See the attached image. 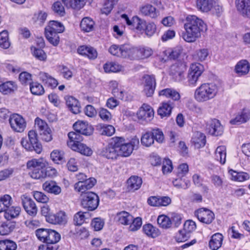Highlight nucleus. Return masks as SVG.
Wrapping results in <instances>:
<instances>
[{
  "label": "nucleus",
  "instance_id": "f257e3e1",
  "mask_svg": "<svg viewBox=\"0 0 250 250\" xmlns=\"http://www.w3.org/2000/svg\"><path fill=\"white\" fill-rule=\"evenodd\" d=\"M185 33L183 37L188 42H195L201 37V33L207 30V26L201 19L194 15H189L184 23Z\"/></svg>",
  "mask_w": 250,
  "mask_h": 250
},
{
  "label": "nucleus",
  "instance_id": "f03ea898",
  "mask_svg": "<svg viewBox=\"0 0 250 250\" xmlns=\"http://www.w3.org/2000/svg\"><path fill=\"white\" fill-rule=\"evenodd\" d=\"M219 90L218 85L214 83H204L195 89L194 97L198 102H206L215 98Z\"/></svg>",
  "mask_w": 250,
  "mask_h": 250
},
{
  "label": "nucleus",
  "instance_id": "7ed1b4c3",
  "mask_svg": "<svg viewBox=\"0 0 250 250\" xmlns=\"http://www.w3.org/2000/svg\"><path fill=\"white\" fill-rule=\"evenodd\" d=\"M115 141L119 155L124 157L130 156L139 145V139L137 137H133L129 143H125L124 139L121 137L115 138Z\"/></svg>",
  "mask_w": 250,
  "mask_h": 250
},
{
  "label": "nucleus",
  "instance_id": "20e7f679",
  "mask_svg": "<svg viewBox=\"0 0 250 250\" xmlns=\"http://www.w3.org/2000/svg\"><path fill=\"white\" fill-rule=\"evenodd\" d=\"M26 166L31 178L35 179L44 178V168L46 163L42 160L33 159L27 162Z\"/></svg>",
  "mask_w": 250,
  "mask_h": 250
},
{
  "label": "nucleus",
  "instance_id": "39448f33",
  "mask_svg": "<svg viewBox=\"0 0 250 250\" xmlns=\"http://www.w3.org/2000/svg\"><path fill=\"white\" fill-rule=\"evenodd\" d=\"M28 139L22 138L21 144L23 147L29 151H35L37 154H40L42 151V145L39 142L38 139V135L34 130H31L28 133Z\"/></svg>",
  "mask_w": 250,
  "mask_h": 250
},
{
  "label": "nucleus",
  "instance_id": "423d86ee",
  "mask_svg": "<svg viewBox=\"0 0 250 250\" xmlns=\"http://www.w3.org/2000/svg\"><path fill=\"white\" fill-rule=\"evenodd\" d=\"M204 68L202 64L199 63H192L188 69L187 80L189 86H195L204 72Z\"/></svg>",
  "mask_w": 250,
  "mask_h": 250
},
{
  "label": "nucleus",
  "instance_id": "0eeeda50",
  "mask_svg": "<svg viewBox=\"0 0 250 250\" xmlns=\"http://www.w3.org/2000/svg\"><path fill=\"white\" fill-rule=\"evenodd\" d=\"M35 126L43 141L49 142L52 140L51 130L45 122L37 118L35 120Z\"/></svg>",
  "mask_w": 250,
  "mask_h": 250
},
{
  "label": "nucleus",
  "instance_id": "6e6552de",
  "mask_svg": "<svg viewBox=\"0 0 250 250\" xmlns=\"http://www.w3.org/2000/svg\"><path fill=\"white\" fill-rule=\"evenodd\" d=\"M99 203L98 196L93 192H87L82 195L81 205L84 208L92 211L98 207Z\"/></svg>",
  "mask_w": 250,
  "mask_h": 250
},
{
  "label": "nucleus",
  "instance_id": "1a4fd4ad",
  "mask_svg": "<svg viewBox=\"0 0 250 250\" xmlns=\"http://www.w3.org/2000/svg\"><path fill=\"white\" fill-rule=\"evenodd\" d=\"M21 205L28 215L34 217L38 212V208L33 199L26 194L21 197Z\"/></svg>",
  "mask_w": 250,
  "mask_h": 250
},
{
  "label": "nucleus",
  "instance_id": "9d476101",
  "mask_svg": "<svg viewBox=\"0 0 250 250\" xmlns=\"http://www.w3.org/2000/svg\"><path fill=\"white\" fill-rule=\"evenodd\" d=\"M122 18L125 20L127 25L132 29H136L138 31L144 33V28L146 23V21L138 16H134L129 19L127 15L123 14Z\"/></svg>",
  "mask_w": 250,
  "mask_h": 250
},
{
  "label": "nucleus",
  "instance_id": "9b49d317",
  "mask_svg": "<svg viewBox=\"0 0 250 250\" xmlns=\"http://www.w3.org/2000/svg\"><path fill=\"white\" fill-rule=\"evenodd\" d=\"M143 79L144 81L143 92L147 97H151L154 94L156 88V79L153 75H145Z\"/></svg>",
  "mask_w": 250,
  "mask_h": 250
},
{
  "label": "nucleus",
  "instance_id": "f8f14e48",
  "mask_svg": "<svg viewBox=\"0 0 250 250\" xmlns=\"http://www.w3.org/2000/svg\"><path fill=\"white\" fill-rule=\"evenodd\" d=\"M194 215L200 222L206 224H211L215 218L214 213L206 208H201L195 210Z\"/></svg>",
  "mask_w": 250,
  "mask_h": 250
},
{
  "label": "nucleus",
  "instance_id": "ddd939ff",
  "mask_svg": "<svg viewBox=\"0 0 250 250\" xmlns=\"http://www.w3.org/2000/svg\"><path fill=\"white\" fill-rule=\"evenodd\" d=\"M9 122L12 129L18 132H22L26 127V122L21 115L14 114L11 115Z\"/></svg>",
  "mask_w": 250,
  "mask_h": 250
},
{
  "label": "nucleus",
  "instance_id": "4468645a",
  "mask_svg": "<svg viewBox=\"0 0 250 250\" xmlns=\"http://www.w3.org/2000/svg\"><path fill=\"white\" fill-rule=\"evenodd\" d=\"M206 128L208 133L212 135H221L223 132V126L221 125L219 120L216 119L208 121L207 123Z\"/></svg>",
  "mask_w": 250,
  "mask_h": 250
},
{
  "label": "nucleus",
  "instance_id": "2eb2a0df",
  "mask_svg": "<svg viewBox=\"0 0 250 250\" xmlns=\"http://www.w3.org/2000/svg\"><path fill=\"white\" fill-rule=\"evenodd\" d=\"M137 116L139 120L150 122L154 116L153 110L149 105L144 104L138 111Z\"/></svg>",
  "mask_w": 250,
  "mask_h": 250
},
{
  "label": "nucleus",
  "instance_id": "dca6fc26",
  "mask_svg": "<svg viewBox=\"0 0 250 250\" xmlns=\"http://www.w3.org/2000/svg\"><path fill=\"white\" fill-rule=\"evenodd\" d=\"M235 4L241 15L245 17L250 16V0H236Z\"/></svg>",
  "mask_w": 250,
  "mask_h": 250
},
{
  "label": "nucleus",
  "instance_id": "f3484780",
  "mask_svg": "<svg viewBox=\"0 0 250 250\" xmlns=\"http://www.w3.org/2000/svg\"><path fill=\"white\" fill-rule=\"evenodd\" d=\"M73 127L76 132L86 136L90 135L93 133V128L91 126L83 121L76 122L73 125Z\"/></svg>",
  "mask_w": 250,
  "mask_h": 250
},
{
  "label": "nucleus",
  "instance_id": "a211bd4d",
  "mask_svg": "<svg viewBox=\"0 0 250 250\" xmlns=\"http://www.w3.org/2000/svg\"><path fill=\"white\" fill-rule=\"evenodd\" d=\"M102 155L107 159H116L119 155L116 144L114 140V143L109 144L102 150Z\"/></svg>",
  "mask_w": 250,
  "mask_h": 250
},
{
  "label": "nucleus",
  "instance_id": "6ab92c4d",
  "mask_svg": "<svg viewBox=\"0 0 250 250\" xmlns=\"http://www.w3.org/2000/svg\"><path fill=\"white\" fill-rule=\"evenodd\" d=\"M77 52L79 54L85 56L91 60L95 59L98 55L96 50L90 46H80L78 48Z\"/></svg>",
  "mask_w": 250,
  "mask_h": 250
},
{
  "label": "nucleus",
  "instance_id": "aec40b11",
  "mask_svg": "<svg viewBox=\"0 0 250 250\" xmlns=\"http://www.w3.org/2000/svg\"><path fill=\"white\" fill-rule=\"evenodd\" d=\"M174 107V103L170 101L163 102L161 106L158 109V114L160 115L162 118L169 117Z\"/></svg>",
  "mask_w": 250,
  "mask_h": 250
},
{
  "label": "nucleus",
  "instance_id": "412c9836",
  "mask_svg": "<svg viewBox=\"0 0 250 250\" xmlns=\"http://www.w3.org/2000/svg\"><path fill=\"white\" fill-rule=\"evenodd\" d=\"M42 188L45 191L55 195H59L62 191L60 187L52 180L45 182L42 184Z\"/></svg>",
  "mask_w": 250,
  "mask_h": 250
},
{
  "label": "nucleus",
  "instance_id": "4be33fe9",
  "mask_svg": "<svg viewBox=\"0 0 250 250\" xmlns=\"http://www.w3.org/2000/svg\"><path fill=\"white\" fill-rule=\"evenodd\" d=\"M66 105L72 113L76 114L80 112L81 106L78 100L71 96L65 97Z\"/></svg>",
  "mask_w": 250,
  "mask_h": 250
},
{
  "label": "nucleus",
  "instance_id": "5701e85b",
  "mask_svg": "<svg viewBox=\"0 0 250 250\" xmlns=\"http://www.w3.org/2000/svg\"><path fill=\"white\" fill-rule=\"evenodd\" d=\"M47 221L53 224H64L66 222L65 213L61 211L56 214H52L48 216Z\"/></svg>",
  "mask_w": 250,
  "mask_h": 250
},
{
  "label": "nucleus",
  "instance_id": "b1692460",
  "mask_svg": "<svg viewBox=\"0 0 250 250\" xmlns=\"http://www.w3.org/2000/svg\"><path fill=\"white\" fill-rule=\"evenodd\" d=\"M250 118V111L248 109H244L238 113L235 118L230 121L232 125H240L247 122Z\"/></svg>",
  "mask_w": 250,
  "mask_h": 250
},
{
  "label": "nucleus",
  "instance_id": "393cba45",
  "mask_svg": "<svg viewBox=\"0 0 250 250\" xmlns=\"http://www.w3.org/2000/svg\"><path fill=\"white\" fill-rule=\"evenodd\" d=\"M142 179L138 176H132L127 181V188L129 191L139 189L142 184Z\"/></svg>",
  "mask_w": 250,
  "mask_h": 250
},
{
  "label": "nucleus",
  "instance_id": "a878e982",
  "mask_svg": "<svg viewBox=\"0 0 250 250\" xmlns=\"http://www.w3.org/2000/svg\"><path fill=\"white\" fill-rule=\"evenodd\" d=\"M39 77L44 85L52 88L56 87L58 84L57 81L46 73L41 72Z\"/></svg>",
  "mask_w": 250,
  "mask_h": 250
},
{
  "label": "nucleus",
  "instance_id": "bb28decb",
  "mask_svg": "<svg viewBox=\"0 0 250 250\" xmlns=\"http://www.w3.org/2000/svg\"><path fill=\"white\" fill-rule=\"evenodd\" d=\"M250 68L249 62L246 60H242L238 62L235 65V71L238 75L241 76L247 74Z\"/></svg>",
  "mask_w": 250,
  "mask_h": 250
},
{
  "label": "nucleus",
  "instance_id": "cd10ccee",
  "mask_svg": "<svg viewBox=\"0 0 250 250\" xmlns=\"http://www.w3.org/2000/svg\"><path fill=\"white\" fill-rule=\"evenodd\" d=\"M223 236L220 233L214 234L209 241V247L212 250H217L222 246Z\"/></svg>",
  "mask_w": 250,
  "mask_h": 250
},
{
  "label": "nucleus",
  "instance_id": "c85d7f7f",
  "mask_svg": "<svg viewBox=\"0 0 250 250\" xmlns=\"http://www.w3.org/2000/svg\"><path fill=\"white\" fill-rule=\"evenodd\" d=\"M160 96H164L170 98L174 101H178L180 99V95L176 90L172 88H166L160 90L159 92Z\"/></svg>",
  "mask_w": 250,
  "mask_h": 250
},
{
  "label": "nucleus",
  "instance_id": "c756f323",
  "mask_svg": "<svg viewBox=\"0 0 250 250\" xmlns=\"http://www.w3.org/2000/svg\"><path fill=\"white\" fill-rule=\"evenodd\" d=\"M123 58H128L131 60L137 59L138 48L132 47L127 44L123 45Z\"/></svg>",
  "mask_w": 250,
  "mask_h": 250
},
{
  "label": "nucleus",
  "instance_id": "7c9ffc66",
  "mask_svg": "<svg viewBox=\"0 0 250 250\" xmlns=\"http://www.w3.org/2000/svg\"><path fill=\"white\" fill-rule=\"evenodd\" d=\"M230 175V180L236 182H243L250 179V175L248 173L244 172H238L232 169L229 171Z\"/></svg>",
  "mask_w": 250,
  "mask_h": 250
},
{
  "label": "nucleus",
  "instance_id": "2f4dec72",
  "mask_svg": "<svg viewBox=\"0 0 250 250\" xmlns=\"http://www.w3.org/2000/svg\"><path fill=\"white\" fill-rule=\"evenodd\" d=\"M21 208L19 206H11L8 208L4 212V217L7 220L18 217L21 213Z\"/></svg>",
  "mask_w": 250,
  "mask_h": 250
},
{
  "label": "nucleus",
  "instance_id": "473e14b6",
  "mask_svg": "<svg viewBox=\"0 0 250 250\" xmlns=\"http://www.w3.org/2000/svg\"><path fill=\"white\" fill-rule=\"evenodd\" d=\"M214 4V0H197L196 5L198 10L203 12L210 11Z\"/></svg>",
  "mask_w": 250,
  "mask_h": 250
},
{
  "label": "nucleus",
  "instance_id": "72a5a7b5",
  "mask_svg": "<svg viewBox=\"0 0 250 250\" xmlns=\"http://www.w3.org/2000/svg\"><path fill=\"white\" fill-rule=\"evenodd\" d=\"M192 141L196 147H203L206 144V136L201 132H195L192 137Z\"/></svg>",
  "mask_w": 250,
  "mask_h": 250
},
{
  "label": "nucleus",
  "instance_id": "f704fd0d",
  "mask_svg": "<svg viewBox=\"0 0 250 250\" xmlns=\"http://www.w3.org/2000/svg\"><path fill=\"white\" fill-rule=\"evenodd\" d=\"M141 13L145 16H148L151 18L157 17L158 12L156 11V8L152 5L147 4L142 6L140 9Z\"/></svg>",
  "mask_w": 250,
  "mask_h": 250
},
{
  "label": "nucleus",
  "instance_id": "c9c22d12",
  "mask_svg": "<svg viewBox=\"0 0 250 250\" xmlns=\"http://www.w3.org/2000/svg\"><path fill=\"white\" fill-rule=\"evenodd\" d=\"M65 6L68 8L80 10L85 4V0H62Z\"/></svg>",
  "mask_w": 250,
  "mask_h": 250
},
{
  "label": "nucleus",
  "instance_id": "e433bc0d",
  "mask_svg": "<svg viewBox=\"0 0 250 250\" xmlns=\"http://www.w3.org/2000/svg\"><path fill=\"white\" fill-rule=\"evenodd\" d=\"M116 218L120 223L125 225L130 224L133 220V216L125 211L118 212L117 214Z\"/></svg>",
  "mask_w": 250,
  "mask_h": 250
},
{
  "label": "nucleus",
  "instance_id": "4c0bfd02",
  "mask_svg": "<svg viewBox=\"0 0 250 250\" xmlns=\"http://www.w3.org/2000/svg\"><path fill=\"white\" fill-rule=\"evenodd\" d=\"M71 145L72 146V149L78 151L83 155L89 156L92 154L93 151L92 149L83 143L77 144V145L75 146L74 145Z\"/></svg>",
  "mask_w": 250,
  "mask_h": 250
},
{
  "label": "nucleus",
  "instance_id": "58836bf2",
  "mask_svg": "<svg viewBox=\"0 0 250 250\" xmlns=\"http://www.w3.org/2000/svg\"><path fill=\"white\" fill-rule=\"evenodd\" d=\"M82 134L79 132L76 131L75 132H70L68 134V137L69 141L67 142L68 146L72 148V145H77V144L81 143V141H82L83 139Z\"/></svg>",
  "mask_w": 250,
  "mask_h": 250
},
{
  "label": "nucleus",
  "instance_id": "ea45409f",
  "mask_svg": "<svg viewBox=\"0 0 250 250\" xmlns=\"http://www.w3.org/2000/svg\"><path fill=\"white\" fill-rule=\"evenodd\" d=\"M215 158L222 165L225 163L226 158V148L225 146H221L217 147L215 152Z\"/></svg>",
  "mask_w": 250,
  "mask_h": 250
},
{
  "label": "nucleus",
  "instance_id": "a19ab883",
  "mask_svg": "<svg viewBox=\"0 0 250 250\" xmlns=\"http://www.w3.org/2000/svg\"><path fill=\"white\" fill-rule=\"evenodd\" d=\"M45 37L48 42L55 46L58 45L60 42V38L58 32L45 29Z\"/></svg>",
  "mask_w": 250,
  "mask_h": 250
},
{
  "label": "nucleus",
  "instance_id": "79ce46f5",
  "mask_svg": "<svg viewBox=\"0 0 250 250\" xmlns=\"http://www.w3.org/2000/svg\"><path fill=\"white\" fill-rule=\"evenodd\" d=\"M94 25L95 22L92 19L85 17L82 20L80 27L83 31L89 32L93 30Z\"/></svg>",
  "mask_w": 250,
  "mask_h": 250
},
{
  "label": "nucleus",
  "instance_id": "37998d69",
  "mask_svg": "<svg viewBox=\"0 0 250 250\" xmlns=\"http://www.w3.org/2000/svg\"><path fill=\"white\" fill-rule=\"evenodd\" d=\"M143 231L148 236L155 238L160 235L159 229L150 224L145 225L143 228Z\"/></svg>",
  "mask_w": 250,
  "mask_h": 250
},
{
  "label": "nucleus",
  "instance_id": "c03bdc74",
  "mask_svg": "<svg viewBox=\"0 0 250 250\" xmlns=\"http://www.w3.org/2000/svg\"><path fill=\"white\" fill-rule=\"evenodd\" d=\"M97 127L100 133L103 135L111 136L115 132V128L111 125L99 124Z\"/></svg>",
  "mask_w": 250,
  "mask_h": 250
},
{
  "label": "nucleus",
  "instance_id": "a18cd8bd",
  "mask_svg": "<svg viewBox=\"0 0 250 250\" xmlns=\"http://www.w3.org/2000/svg\"><path fill=\"white\" fill-rule=\"evenodd\" d=\"M11 197L8 194H5L0 198V213L5 212L8 207L11 206L12 203Z\"/></svg>",
  "mask_w": 250,
  "mask_h": 250
},
{
  "label": "nucleus",
  "instance_id": "49530a36",
  "mask_svg": "<svg viewBox=\"0 0 250 250\" xmlns=\"http://www.w3.org/2000/svg\"><path fill=\"white\" fill-rule=\"evenodd\" d=\"M60 239L61 235L58 232L54 230L49 229L45 243L52 245V244L58 243Z\"/></svg>",
  "mask_w": 250,
  "mask_h": 250
},
{
  "label": "nucleus",
  "instance_id": "de8ad7c7",
  "mask_svg": "<svg viewBox=\"0 0 250 250\" xmlns=\"http://www.w3.org/2000/svg\"><path fill=\"white\" fill-rule=\"evenodd\" d=\"M52 160L58 164H62L65 162L64 153L58 149L54 150L50 154Z\"/></svg>",
  "mask_w": 250,
  "mask_h": 250
},
{
  "label": "nucleus",
  "instance_id": "09e8293b",
  "mask_svg": "<svg viewBox=\"0 0 250 250\" xmlns=\"http://www.w3.org/2000/svg\"><path fill=\"white\" fill-rule=\"evenodd\" d=\"M173 184L178 188L186 189L189 187L190 181L186 178H183V177H177L173 181Z\"/></svg>",
  "mask_w": 250,
  "mask_h": 250
},
{
  "label": "nucleus",
  "instance_id": "8fccbe9b",
  "mask_svg": "<svg viewBox=\"0 0 250 250\" xmlns=\"http://www.w3.org/2000/svg\"><path fill=\"white\" fill-rule=\"evenodd\" d=\"M45 29L60 33L63 32L64 27L61 22L52 21L49 22L48 25Z\"/></svg>",
  "mask_w": 250,
  "mask_h": 250
},
{
  "label": "nucleus",
  "instance_id": "3c124183",
  "mask_svg": "<svg viewBox=\"0 0 250 250\" xmlns=\"http://www.w3.org/2000/svg\"><path fill=\"white\" fill-rule=\"evenodd\" d=\"M154 139L151 131L146 132L141 138L142 145L146 147H149L154 144Z\"/></svg>",
  "mask_w": 250,
  "mask_h": 250
},
{
  "label": "nucleus",
  "instance_id": "603ef678",
  "mask_svg": "<svg viewBox=\"0 0 250 250\" xmlns=\"http://www.w3.org/2000/svg\"><path fill=\"white\" fill-rule=\"evenodd\" d=\"M17 246L12 240L4 239L0 240V250H16Z\"/></svg>",
  "mask_w": 250,
  "mask_h": 250
},
{
  "label": "nucleus",
  "instance_id": "864d4df0",
  "mask_svg": "<svg viewBox=\"0 0 250 250\" xmlns=\"http://www.w3.org/2000/svg\"><path fill=\"white\" fill-rule=\"evenodd\" d=\"M30 90L32 94L35 95H42L45 92L42 85L37 82L30 83Z\"/></svg>",
  "mask_w": 250,
  "mask_h": 250
},
{
  "label": "nucleus",
  "instance_id": "5fc2aeb1",
  "mask_svg": "<svg viewBox=\"0 0 250 250\" xmlns=\"http://www.w3.org/2000/svg\"><path fill=\"white\" fill-rule=\"evenodd\" d=\"M122 66L115 62H107L104 65V69L105 72H117L122 70Z\"/></svg>",
  "mask_w": 250,
  "mask_h": 250
},
{
  "label": "nucleus",
  "instance_id": "6e6d98bb",
  "mask_svg": "<svg viewBox=\"0 0 250 250\" xmlns=\"http://www.w3.org/2000/svg\"><path fill=\"white\" fill-rule=\"evenodd\" d=\"M157 27L153 22H146L144 28L145 35L148 37H151L156 32Z\"/></svg>",
  "mask_w": 250,
  "mask_h": 250
},
{
  "label": "nucleus",
  "instance_id": "4d7b16f0",
  "mask_svg": "<svg viewBox=\"0 0 250 250\" xmlns=\"http://www.w3.org/2000/svg\"><path fill=\"white\" fill-rule=\"evenodd\" d=\"M32 75L26 71L21 72L19 77L20 82L23 85H30L32 82Z\"/></svg>",
  "mask_w": 250,
  "mask_h": 250
},
{
  "label": "nucleus",
  "instance_id": "13d9d810",
  "mask_svg": "<svg viewBox=\"0 0 250 250\" xmlns=\"http://www.w3.org/2000/svg\"><path fill=\"white\" fill-rule=\"evenodd\" d=\"M31 49L33 55L38 60L41 61H45L47 58V55L44 51L40 48L32 47Z\"/></svg>",
  "mask_w": 250,
  "mask_h": 250
},
{
  "label": "nucleus",
  "instance_id": "bf43d9fd",
  "mask_svg": "<svg viewBox=\"0 0 250 250\" xmlns=\"http://www.w3.org/2000/svg\"><path fill=\"white\" fill-rule=\"evenodd\" d=\"M157 223L161 227L164 229L168 228L171 225V221L170 218L164 215L159 216L157 219Z\"/></svg>",
  "mask_w": 250,
  "mask_h": 250
},
{
  "label": "nucleus",
  "instance_id": "052dcab7",
  "mask_svg": "<svg viewBox=\"0 0 250 250\" xmlns=\"http://www.w3.org/2000/svg\"><path fill=\"white\" fill-rule=\"evenodd\" d=\"M152 50L148 47H139L137 55V59L147 58L152 54Z\"/></svg>",
  "mask_w": 250,
  "mask_h": 250
},
{
  "label": "nucleus",
  "instance_id": "680f3d73",
  "mask_svg": "<svg viewBox=\"0 0 250 250\" xmlns=\"http://www.w3.org/2000/svg\"><path fill=\"white\" fill-rule=\"evenodd\" d=\"M14 83L12 82H7L0 85V92L3 94H7L14 91Z\"/></svg>",
  "mask_w": 250,
  "mask_h": 250
},
{
  "label": "nucleus",
  "instance_id": "e2e57ef3",
  "mask_svg": "<svg viewBox=\"0 0 250 250\" xmlns=\"http://www.w3.org/2000/svg\"><path fill=\"white\" fill-rule=\"evenodd\" d=\"M8 40V32L4 30L0 33V46L3 49H7L10 46Z\"/></svg>",
  "mask_w": 250,
  "mask_h": 250
},
{
  "label": "nucleus",
  "instance_id": "0e129e2a",
  "mask_svg": "<svg viewBox=\"0 0 250 250\" xmlns=\"http://www.w3.org/2000/svg\"><path fill=\"white\" fill-rule=\"evenodd\" d=\"M52 9L55 14L60 16L62 17L65 15L64 7L61 1L55 2L52 5Z\"/></svg>",
  "mask_w": 250,
  "mask_h": 250
},
{
  "label": "nucleus",
  "instance_id": "69168bd1",
  "mask_svg": "<svg viewBox=\"0 0 250 250\" xmlns=\"http://www.w3.org/2000/svg\"><path fill=\"white\" fill-rule=\"evenodd\" d=\"M88 214V213L86 212H78L74 216V222L75 224L78 226L82 225L86 218V215Z\"/></svg>",
  "mask_w": 250,
  "mask_h": 250
},
{
  "label": "nucleus",
  "instance_id": "338daca9",
  "mask_svg": "<svg viewBox=\"0 0 250 250\" xmlns=\"http://www.w3.org/2000/svg\"><path fill=\"white\" fill-rule=\"evenodd\" d=\"M190 236V234L183 229L178 231L175 237L177 242H183L187 241Z\"/></svg>",
  "mask_w": 250,
  "mask_h": 250
},
{
  "label": "nucleus",
  "instance_id": "774afa93",
  "mask_svg": "<svg viewBox=\"0 0 250 250\" xmlns=\"http://www.w3.org/2000/svg\"><path fill=\"white\" fill-rule=\"evenodd\" d=\"M49 230V229H38L35 231L36 235L40 241L45 243Z\"/></svg>",
  "mask_w": 250,
  "mask_h": 250
}]
</instances>
